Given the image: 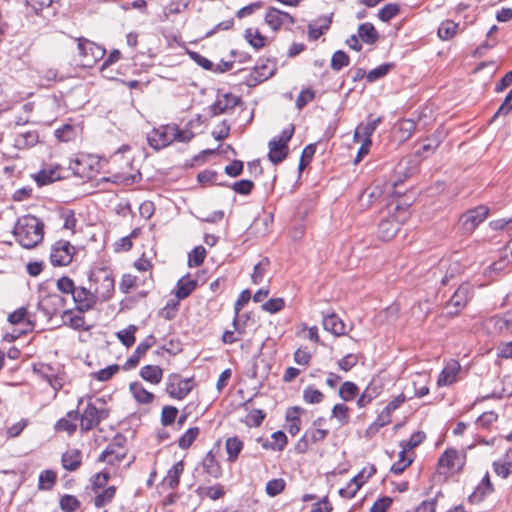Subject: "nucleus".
Instances as JSON below:
<instances>
[{
    "instance_id": "1",
    "label": "nucleus",
    "mask_w": 512,
    "mask_h": 512,
    "mask_svg": "<svg viewBox=\"0 0 512 512\" xmlns=\"http://www.w3.org/2000/svg\"><path fill=\"white\" fill-rule=\"evenodd\" d=\"M43 229L44 224L40 219L33 215H25L16 222L13 234L22 247L31 249L43 240Z\"/></svg>"
},
{
    "instance_id": "2",
    "label": "nucleus",
    "mask_w": 512,
    "mask_h": 512,
    "mask_svg": "<svg viewBox=\"0 0 512 512\" xmlns=\"http://www.w3.org/2000/svg\"><path fill=\"white\" fill-rule=\"evenodd\" d=\"M104 404L105 402L101 398L87 404L80 417L81 430L89 431L96 427L101 420L108 417V410L103 407Z\"/></svg>"
},
{
    "instance_id": "3",
    "label": "nucleus",
    "mask_w": 512,
    "mask_h": 512,
    "mask_svg": "<svg viewBox=\"0 0 512 512\" xmlns=\"http://www.w3.org/2000/svg\"><path fill=\"white\" fill-rule=\"evenodd\" d=\"M395 210L396 214L383 219L378 225L379 237L385 241L395 236L399 230L400 224L404 223L409 216V213L401 205H397Z\"/></svg>"
},
{
    "instance_id": "4",
    "label": "nucleus",
    "mask_w": 512,
    "mask_h": 512,
    "mask_svg": "<svg viewBox=\"0 0 512 512\" xmlns=\"http://www.w3.org/2000/svg\"><path fill=\"white\" fill-rule=\"evenodd\" d=\"M464 457L455 449H447L438 460V472L445 477H453L464 466Z\"/></svg>"
},
{
    "instance_id": "5",
    "label": "nucleus",
    "mask_w": 512,
    "mask_h": 512,
    "mask_svg": "<svg viewBox=\"0 0 512 512\" xmlns=\"http://www.w3.org/2000/svg\"><path fill=\"white\" fill-rule=\"evenodd\" d=\"M94 281V295L99 302L109 300L114 293V278L105 270H101L94 274L91 278Z\"/></svg>"
},
{
    "instance_id": "6",
    "label": "nucleus",
    "mask_w": 512,
    "mask_h": 512,
    "mask_svg": "<svg viewBox=\"0 0 512 512\" xmlns=\"http://www.w3.org/2000/svg\"><path fill=\"white\" fill-rule=\"evenodd\" d=\"M488 214L489 208L485 205L466 211L460 217L462 230L467 234L472 233L487 218Z\"/></svg>"
},
{
    "instance_id": "7",
    "label": "nucleus",
    "mask_w": 512,
    "mask_h": 512,
    "mask_svg": "<svg viewBox=\"0 0 512 512\" xmlns=\"http://www.w3.org/2000/svg\"><path fill=\"white\" fill-rule=\"evenodd\" d=\"M78 50L80 55L83 56L84 65L86 66H92L105 55L104 48L85 38L78 39Z\"/></svg>"
},
{
    "instance_id": "8",
    "label": "nucleus",
    "mask_w": 512,
    "mask_h": 512,
    "mask_svg": "<svg viewBox=\"0 0 512 512\" xmlns=\"http://www.w3.org/2000/svg\"><path fill=\"white\" fill-rule=\"evenodd\" d=\"M75 248L70 242L60 240L52 248L50 260L54 266H66L73 259Z\"/></svg>"
},
{
    "instance_id": "9",
    "label": "nucleus",
    "mask_w": 512,
    "mask_h": 512,
    "mask_svg": "<svg viewBox=\"0 0 512 512\" xmlns=\"http://www.w3.org/2000/svg\"><path fill=\"white\" fill-rule=\"evenodd\" d=\"M241 103V98L232 93L222 94L218 96L217 100L209 107L210 115L214 117L220 114H229Z\"/></svg>"
},
{
    "instance_id": "10",
    "label": "nucleus",
    "mask_w": 512,
    "mask_h": 512,
    "mask_svg": "<svg viewBox=\"0 0 512 512\" xmlns=\"http://www.w3.org/2000/svg\"><path fill=\"white\" fill-rule=\"evenodd\" d=\"M473 295V288L469 283L461 284L451 296L447 308L451 309L450 314H457L463 309Z\"/></svg>"
},
{
    "instance_id": "11",
    "label": "nucleus",
    "mask_w": 512,
    "mask_h": 512,
    "mask_svg": "<svg viewBox=\"0 0 512 512\" xmlns=\"http://www.w3.org/2000/svg\"><path fill=\"white\" fill-rule=\"evenodd\" d=\"M191 381V378L181 379L179 375L172 374L168 378L166 391L173 398L183 399L192 390Z\"/></svg>"
},
{
    "instance_id": "12",
    "label": "nucleus",
    "mask_w": 512,
    "mask_h": 512,
    "mask_svg": "<svg viewBox=\"0 0 512 512\" xmlns=\"http://www.w3.org/2000/svg\"><path fill=\"white\" fill-rule=\"evenodd\" d=\"M72 297L76 305V310L79 313H85L91 310L98 302L93 291L84 287H76Z\"/></svg>"
},
{
    "instance_id": "13",
    "label": "nucleus",
    "mask_w": 512,
    "mask_h": 512,
    "mask_svg": "<svg viewBox=\"0 0 512 512\" xmlns=\"http://www.w3.org/2000/svg\"><path fill=\"white\" fill-rule=\"evenodd\" d=\"M171 126L172 125H166L159 129H154L152 134L148 136L149 145L155 150H160L174 142L172 133L168 130V127Z\"/></svg>"
},
{
    "instance_id": "14",
    "label": "nucleus",
    "mask_w": 512,
    "mask_h": 512,
    "mask_svg": "<svg viewBox=\"0 0 512 512\" xmlns=\"http://www.w3.org/2000/svg\"><path fill=\"white\" fill-rule=\"evenodd\" d=\"M125 455V448L119 442L114 441L108 444L106 449L100 454L98 460L114 465L116 462H120Z\"/></svg>"
},
{
    "instance_id": "15",
    "label": "nucleus",
    "mask_w": 512,
    "mask_h": 512,
    "mask_svg": "<svg viewBox=\"0 0 512 512\" xmlns=\"http://www.w3.org/2000/svg\"><path fill=\"white\" fill-rule=\"evenodd\" d=\"M39 142V134L36 130L20 129L16 132L13 146L17 149H29Z\"/></svg>"
},
{
    "instance_id": "16",
    "label": "nucleus",
    "mask_w": 512,
    "mask_h": 512,
    "mask_svg": "<svg viewBox=\"0 0 512 512\" xmlns=\"http://www.w3.org/2000/svg\"><path fill=\"white\" fill-rule=\"evenodd\" d=\"M155 343V338L153 335H149L146 337L141 343L138 344L134 353L131 357H129L125 363V368L130 369L134 368L138 365L140 358L150 349Z\"/></svg>"
},
{
    "instance_id": "17",
    "label": "nucleus",
    "mask_w": 512,
    "mask_h": 512,
    "mask_svg": "<svg viewBox=\"0 0 512 512\" xmlns=\"http://www.w3.org/2000/svg\"><path fill=\"white\" fill-rule=\"evenodd\" d=\"M103 487H104V485L102 484V482H93L92 489L94 492L97 493V495L94 499V505L97 508H101V507H104L105 505L109 504L113 500L115 493H116L115 486H109L106 489H104L103 491L98 493V491L100 489H102Z\"/></svg>"
},
{
    "instance_id": "18",
    "label": "nucleus",
    "mask_w": 512,
    "mask_h": 512,
    "mask_svg": "<svg viewBox=\"0 0 512 512\" xmlns=\"http://www.w3.org/2000/svg\"><path fill=\"white\" fill-rule=\"evenodd\" d=\"M322 324L326 331L335 336L345 334V324L335 313L323 314Z\"/></svg>"
},
{
    "instance_id": "19",
    "label": "nucleus",
    "mask_w": 512,
    "mask_h": 512,
    "mask_svg": "<svg viewBox=\"0 0 512 512\" xmlns=\"http://www.w3.org/2000/svg\"><path fill=\"white\" fill-rule=\"evenodd\" d=\"M268 147H269L268 158L274 165L281 163L288 156V152H289L288 145L277 142L276 139H272L268 143Z\"/></svg>"
},
{
    "instance_id": "20",
    "label": "nucleus",
    "mask_w": 512,
    "mask_h": 512,
    "mask_svg": "<svg viewBox=\"0 0 512 512\" xmlns=\"http://www.w3.org/2000/svg\"><path fill=\"white\" fill-rule=\"evenodd\" d=\"M460 370L457 361L449 362L438 376L437 384L439 386H448L456 381V376Z\"/></svg>"
},
{
    "instance_id": "21",
    "label": "nucleus",
    "mask_w": 512,
    "mask_h": 512,
    "mask_svg": "<svg viewBox=\"0 0 512 512\" xmlns=\"http://www.w3.org/2000/svg\"><path fill=\"white\" fill-rule=\"evenodd\" d=\"M358 36L366 44H374L379 39V34L374 25L370 22L360 24L358 27Z\"/></svg>"
},
{
    "instance_id": "22",
    "label": "nucleus",
    "mask_w": 512,
    "mask_h": 512,
    "mask_svg": "<svg viewBox=\"0 0 512 512\" xmlns=\"http://www.w3.org/2000/svg\"><path fill=\"white\" fill-rule=\"evenodd\" d=\"M382 121L381 117L370 119L366 123H360L354 133L355 138L364 137V140L371 139V135L376 130L378 124Z\"/></svg>"
},
{
    "instance_id": "23",
    "label": "nucleus",
    "mask_w": 512,
    "mask_h": 512,
    "mask_svg": "<svg viewBox=\"0 0 512 512\" xmlns=\"http://www.w3.org/2000/svg\"><path fill=\"white\" fill-rule=\"evenodd\" d=\"M129 388L130 392L138 403L149 404L154 399V395L147 391L139 382H132Z\"/></svg>"
},
{
    "instance_id": "24",
    "label": "nucleus",
    "mask_w": 512,
    "mask_h": 512,
    "mask_svg": "<svg viewBox=\"0 0 512 512\" xmlns=\"http://www.w3.org/2000/svg\"><path fill=\"white\" fill-rule=\"evenodd\" d=\"M381 386L371 382L357 400V406L363 408L381 393Z\"/></svg>"
},
{
    "instance_id": "25",
    "label": "nucleus",
    "mask_w": 512,
    "mask_h": 512,
    "mask_svg": "<svg viewBox=\"0 0 512 512\" xmlns=\"http://www.w3.org/2000/svg\"><path fill=\"white\" fill-rule=\"evenodd\" d=\"M488 324L492 325L500 333L504 331L512 333V312H508L503 316L492 317Z\"/></svg>"
},
{
    "instance_id": "26",
    "label": "nucleus",
    "mask_w": 512,
    "mask_h": 512,
    "mask_svg": "<svg viewBox=\"0 0 512 512\" xmlns=\"http://www.w3.org/2000/svg\"><path fill=\"white\" fill-rule=\"evenodd\" d=\"M140 376L152 384H158L162 380L163 371L159 366L146 365L141 368Z\"/></svg>"
},
{
    "instance_id": "27",
    "label": "nucleus",
    "mask_w": 512,
    "mask_h": 512,
    "mask_svg": "<svg viewBox=\"0 0 512 512\" xmlns=\"http://www.w3.org/2000/svg\"><path fill=\"white\" fill-rule=\"evenodd\" d=\"M82 313L78 315H73L72 310H66L62 314V319L65 325H68L74 330H88V327H85V319L81 315Z\"/></svg>"
},
{
    "instance_id": "28",
    "label": "nucleus",
    "mask_w": 512,
    "mask_h": 512,
    "mask_svg": "<svg viewBox=\"0 0 512 512\" xmlns=\"http://www.w3.org/2000/svg\"><path fill=\"white\" fill-rule=\"evenodd\" d=\"M493 467L497 476L507 478L512 473V452L507 453L503 459L495 461Z\"/></svg>"
},
{
    "instance_id": "29",
    "label": "nucleus",
    "mask_w": 512,
    "mask_h": 512,
    "mask_svg": "<svg viewBox=\"0 0 512 512\" xmlns=\"http://www.w3.org/2000/svg\"><path fill=\"white\" fill-rule=\"evenodd\" d=\"M60 173L57 168L54 169H42L34 177L38 186L48 185L56 180H59Z\"/></svg>"
},
{
    "instance_id": "30",
    "label": "nucleus",
    "mask_w": 512,
    "mask_h": 512,
    "mask_svg": "<svg viewBox=\"0 0 512 512\" xmlns=\"http://www.w3.org/2000/svg\"><path fill=\"white\" fill-rule=\"evenodd\" d=\"M318 22L320 23L318 27H316L314 24L308 25V35L312 40L319 39L324 34V32L329 29L332 22V15L329 17L320 18Z\"/></svg>"
},
{
    "instance_id": "31",
    "label": "nucleus",
    "mask_w": 512,
    "mask_h": 512,
    "mask_svg": "<svg viewBox=\"0 0 512 512\" xmlns=\"http://www.w3.org/2000/svg\"><path fill=\"white\" fill-rule=\"evenodd\" d=\"M202 467L209 477L218 478L221 475L219 463L211 452L204 457Z\"/></svg>"
},
{
    "instance_id": "32",
    "label": "nucleus",
    "mask_w": 512,
    "mask_h": 512,
    "mask_svg": "<svg viewBox=\"0 0 512 512\" xmlns=\"http://www.w3.org/2000/svg\"><path fill=\"white\" fill-rule=\"evenodd\" d=\"M492 482H479L473 493L469 496L471 503L481 502L487 495L493 492Z\"/></svg>"
},
{
    "instance_id": "33",
    "label": "nucleus",
    "mask_w": 512,
    "mask_h": 512,
    "mask_svg": "<svg viewBox=\"0 0 512 512\" xmlns=\"http://www.w3.org/2000/svg\"><path fill=\"white\" fill-rule=\"evenodd\" d=\"M196 492L201 498H210L212 500H217L224 496L225 491L222 486L214 485V486H199L196 489Z\"/></svg>"
},
{
    "instance_id": "34",
    "label": "nucleus",
    "mask_w": 512,
    "mask_h": 512,
    "mask_svg": "<svg viewBox=\"0 0 512 512\" xmlns=\"http://www.w3.org/2000/svg\"><path fill=\"white\" fill-rule=\"evenodd\" d=\"M61 461L64 469L74 471L78 468L81 462L80 452L74 450L71 452L64 453Z\"/></svg>"
},
{
    "instance_id": "35",
    "label": "nucleus",
    "mask_w": 512,
    "mask_h": 512,
    "mask_svg": "<svg viewBox=\"0 0 512 512\" xmlns=\"http://www.w3.org/2000/svg\"><path fill=\"white\" fill-rule=\"evenodd\" d=\"M59 506L63 512H75L80 508L81 502L76 496L64 494L60 497Z\"/></svg>"
},
{
    "instance_id": "36",
    "label": "nucleus",
    "mask_w": 512,
    "mask_h": 512,
    "mask_svg": "<svg viewBox=\"0 0 512 512\" xmlns=\"http://www.w3.org/2000/svg\"><path fill=\"white\" fill-rule=\"evenodd\" d=\"M196 288V281L180 279L177 283L176 297L179 300L187 298Z\"/></svg>"
},
{
    "instance_id": "37",
    "label": "nucleus",
    "mask_w": 512,
    "mask_h": 512,
    "mask_svg": "<svg viewBox=\"0 0 512 512\" xmlns=\"http://www.w3.org/2000/svg\"><path fill=\"white\" fill-rule=\"evenodd\" d=\"M245 38L255 49H260L265 46L266 37L263 36L258 29L253 30L248 28L245 31Z\"/></svg>"
},
{
    "instance_id": "38",
    "label": "nucleus",
    "mask_w": 512,
    "mask_h": 512,
    "mask_svg": "<svg viewBox=\"0 0 512 512\" xmlns=\"http://www.w3.org/2000/svg\"><path fill=\"white\" fill-rule=\"evenodd\" d=\"M381 195V189L377 186L366 189L359 198L360 206L368 208Z\"/></svg>"
},
{
    "instance_id": "39",
    "label": "nucleus",
    "mask_w": 512,
    "mask_h": 512,
    "mask_svg": "<svg viewBox=\"0 0 512 512\" xmlns=\"http://www.w3.org/2000/svg\"><path fill=\"white\" fill-rule=\"evenodd\" d=\"M358 392L359 388L355 383L346 381L341 385L339 389V396L344 401H351L357 396Z\"/></svg>"
},
{
    "instance_id": "40",
    "label": "nucleus",
    "mask_w": 512,
    "mask_h": 512,
    "mask_svg": "<svg viewBox=\"0 0 512 512\" xmlns=\"http://www.w3.org/2000/svg\"><path fill=\"white\" fill-rule=\"evenodd\" d=\"M463 271V267L458 261L451 262L446 268L445 275L441 278L442 285H448L452 279L457 275H460Z\"/></svg>"
},
{
    "instance_id": "41",
    "label": "nucleus",
    "mask_w": 512,
    "mask_h": 512,
    "mask_svg": "<svg viewBox=\"0 0 512 512\" xmlns=\"http://www.w3.org/2000/svg\"><path fill=\"white\" fill-rule=\"evenodd\" d=\"M400 12V6L395 3L386 4L378 12V17L383 22H389L392 18L398 15Z\"/></svg>"
},
{
    "instance_id": "42",
    "label": "nucleus",
    "mask_w": 512,
    "mask_h": 512,
    "mask_svg": "<svg viewBox=\"0 0 512 512\" xmlns=\"http://www.w3.org/2000/svg\"><path fill=\"white\" fill-rule=\"evenodd\" d=\"M458 28V24L447 20L445 22H442L440 27L438 28V36L442 40H449L456 34V30Z\"/></svg>"
},
{
    "instance_id": "43",
    "label": "nucleus",
    "mask_w": 512,
    "mask_h": 512,
    "mask_svg": "<svg viewBox=\"0 0 512 512\" xmlns=\"http://www.w3.org/2000/svg\"><path fill=\"white\" fill-rule=\"evenodd\" d=\"M243 448V442L237 437L228 438L226 441V451L229 455V460H235Z\"/></svg>"
},
{
    "instance_id": "44",
    "label": "nucleus",
    "mask_w": 512,
    "mask_h": 512,
    "mask_svg": "<svg viewBox=\"0 0 512 512\" xmlns=\"http://www.w3.org/2000/svg\"><path fill=\"white\" fill-rule=\"evenodd\" d=\"M199 428H189L178 440V446L181 449H188L199 435Z\"/></svg>"
},
{
    "instance_id": "45",
    "label": "nucleus",
    "mask_w": 512,
    "mask_h": 512,
    "mask_svg": "<svg viewBox=\"0 0 512 512\" xmlns=\"http://www.w3.org/2000/svg\"><path fill=\"white\" fill-rule=\"evenodd\" d=\"M136 331L137 327L135 325H129L126 329L117 332V337L124 346L130 347L135 342L134 334Z\"/></svg>"
},
{
    "instance_id": "46",
    "label": "nucleus",
    "mask_w": 512,
    "mask_h": 512,
    "mask_svg": "<svg viewBox=\"0 0 512 512\" xmlns=\"http://www.w3.org/2000/svg\"><path fill=\"white\" fill-rule=\"evenodd\" d=\"M349 62H350V58L349 56L342 50H338L336 51L333 55H332V59H331V68L334 70V71H339L341 70L343 67H346L349 65Z\"/></svg>"
},
{
    "instance_id": "47",
    "label": "nucleus",
    "mask_w": 512,
    "mask_h": 512,
    "mask_svg": "<svg viewBox=\"0 0 512 512\" xmlns=\"http://www.w3.org/2000/svg\"><path fill=\"white\" fill-rule=\"evenodd\" d=\"M168 130L171 131L174 141L177 142L187 143L194 137V133L190 129L181 130L177 125L168 127Z\"/></svg>"
},
{
    "instance_id": "48",
    "label": "nucleus",
    "mask_w": 512,
    "mask_h": 512,
    "mask_svg": "<svg viewBox=\"0 0 512 512\" xmlns=\"http://www.w3.org/2000/svg\"><path fill=\"white\" fill-rule=\"evenodd\" d=\"M250 298H251L250 291L243 290L240 293L238 299L236 300V302L234 304L235 318L233 320V326L236 330H238V320H237L238 314H239L240 310L244 307V305L249 302Z\"/></svg>"
},
{
    "instance_id": "49",
    "label": "nucleus",
    "mask_w": 512,
    "mask_h": 512,
    "mask_svg": "<svg viewBox=\"0 0 512 512\" xmlns=\"http://www.w3.org/2000/svg\"><path fill=\"white\" fill-rule=\"evenodd\" d=\"M268 266H269L268 258L262 259L259 263H257L254 266V270L251 275V279L254 284H259L263 281V277L265 275V272H266Z\"/></svg>"
},
{
    "instance_id": "50",
    "label": "nucleus",
    "mask_w": 512,
    "mask_h": 512,
    "mask_svg": "<svg viewBox=\"0 0 512 512\" xmlns=\"http://www.w3.org/2000/svg\"><path fill=\"white\" fill-rule=\"evenodd\" d=\"M265 22L273 29L278 30L282 26L280 17V10L276 8H269L265 16Z\"/></svg>"
},
{
    "instance_id": "51",
    "label": "nucleus",
    "mask_w": 512,
    "mask_h": 512,
    "mask_svg": "<svg viewBox=\"0 0 512 512\" xmlns=\"http://www.w3.org/2000/svg\"><path fill=\"white\" fill-rule=\"evenodd\" d=\"M391 67H392V64L385 63L375 69H372L366 75L367 81L374 82V81L384 77L389 72Z\"/></svg>"
},
{
    "instance_id": "52",
    "label": "nucleus",
    "mask_w": 512,
    "mask_h": 512,
    "mask_svg": "<svg viewBox=\"0 0 512 512\" xmlns=\"http://www.w3.org/2000/svg\"><path fill=\"white\" fill-rule=\"evenodd\" d=\"M206 251L203 246L195 247L189 254V266H200L205 259Z\"/></svg>"
},
{
    "instance_id": "53",
    "label": "nucleus",
    "mask_w": 512,
    "mask_h": 512,
    "mask_svg": "<svg viewBox=\"0 0 512 512\" xmlns=\"http://www.w3.org/2000/svg\"><path fill=\"white\" fill-rule=\"evenodd\" d=\"M315 151L316 147L314 144H309L303 149L298 165L299 172H302L305 169L310 160L313 158Z\"/></svg>"
},
{
    "instance_id": "54",
    "label": "nucleus",
    "mask_w": 512,
    "mask_h": 512,
    "mask_svg": "<svg viewBox=\"0 0 512 512\" xmlns=\"http://www.w3.org/2000/svg\"><path fill=\"white\" fill-rule=\"evenodd\" d=\"M264 418L265 413L262 410L254 409L247 414L245 422L248 426L258 427L261 425Z\"/></svg>"
},
{
    "instance_id": "55",
    "label": "nucleus",
    "mask_w": 512,
    "mask_h": 512,
    "mask_svg": "<svg viewBox=\"0 0 512 512\" xmlns=\"http://www.w3.org/2000/svg\"><path fill=\"white\" fill-rule=\"evenodd\" d=\"M412 460L411 459H407L406 458V453H405V448L402 449V451L399 453V461L394 463L390 470L395 474V475H400L407 466H409L411 464Z\"/></svg>"
},
{
    "instance_id": "56",
    "label": "nucleus",
    "mask_w": 512,
    "mask_h": 512,
    "mask_svg": "<svg viewBox=\"0 0 512 512\" xmlns=\"http://www.w3.org/2000/svg\"><path fill=\"white\" fill-rule=\"evenodd\" d=\"M178 414V410L174 406H165L161 413V422L164 426H169L174 423Z\"/></svg>"
},
{
    "instance_id": "57",
    "label": "nucleus",
    "mask_w": 512,
    "mask_h": 512,
    "mask_svg": "<svg viewBox=\"0 0 512 512\" xmlns=\"http://www.w3.org/2000/svg\"><path fill=\"white\" fill-rule=\"evenodd\" d=\"M365 482H348L346 487L339 489V494L347 499L353 498Z\"/></svg>"
},
{
    "instance_id": "58",
    "label": "nucleus",
    "mask_w": 512,
    "mask_h": 512,
    "mask_svg": "<svg viewBox=\"0 0 512 512\" xmlns=\"http://www.w3.org/2000/svg\"><path fill=\"white\" fill-rule=\"evenodd\" d=\"M323 393L312 387H308L303 392V398L307 403L315 404L323 400Z\"/></svg>"
},
{
    "instance_id": "59",
    "label": "nucleus",
    "mask_w": 512,
    "mask_h": 512,
    "mask_svg": "<svg viewBox=\"0 0 512 512\" xmlns=\"http://www.w3.org/2000/svg\"><path fill=\"white\" fill-rule=\"evenodd\" d=\"M57 288L64 294H73L76 289L74 282L67 276H63L57 280Z\"/></svg>"
},
{
    "instance_id": "60",
    "label": "nucleus",
    "mask_w": 512,
    "mask_h": 512,
    "mask_svg": "<svg viewBox=\"0 0 512 512\" xmlns=\"http://www.w3.org/2000/svg\"><path fill=\"white\" fill-rule=\"evenodd\" d=\"M254 187V183L251 180H239L232 185V189L241 195H248Z\"/></svg>"
},
{
    "instance_id": "61",
    "label": "nucleus",
    "mask_w": 512,
    "mask_h": 512,
    "mask_svg": "<svg viewBox=\"0 0 512 512\" xmlns=\"http://www.w3.org/2000/svg\"><path fill=\"white\" fill-rule=\"evenodd\" d=\"M284 306L285 302L283 298H273L265 302L262 305V309L270 313H277L282 310Z\"/></svg>"
},
{
    "instance_id": "62",
    "label": "nucleus",
    "mask_w": 512,
    "mask_h": 512,
    "mask_svg": "<svg viewBox=\"0 0 512 512\" xmlns=\"http://www.w3.org/2000/svg\"><path fill=\"white\" fill-rule=\"evenodd\" d=\"M75 130L71 125H64L55 131V136L63 142H68L73 139Z\"/></svg>"
},
{
    "instance_id": "63",
    "label": "nucleus",
    "mask_w": 512,
    "mask_h": 512,
    "mask_svg": "<svg viewBox=\"0 0 512 512\" xmlns=\"http://www.w3.org/2000/svg\"><path fill=\"white\" fill-rule=\"evenodd\" d=\"M512 111V89L509 91L507 96L505 97L504 101L494 114L492 120H495L500 115H507L509 112Z\"/></svg>"
},
{
    "instance_id": "64",
    "label": "nucleus",
    "mask_w": 512,
    "mask_h": 512,
    "mask_svg": "<svg viewBox=\"0 0 512 512\" xmlns=\"http://www.w3.org/2000/svg\"><path fill=\"white\" fill-rule=\"evenodd\" d=\"M392 503L393 499L391 497H381L374 502L370 509V512H386Z\"/></svg>"
}]
</instances>
